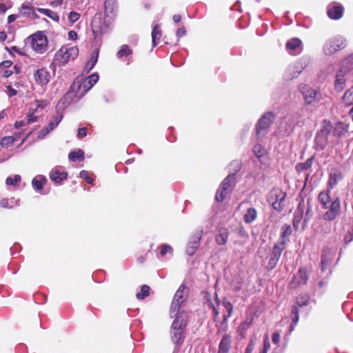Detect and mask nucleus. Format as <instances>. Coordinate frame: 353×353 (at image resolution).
I'll use <instances>...</instances> for the list:
<instances>
[{"label": "nucleus", "instance_id": "obj_1", "mask_svg": "<svg viewBox=\"0 0 353 353\" xmlns=\"http://www.w3.org/2000/svg\"><path fill=\"white\" fill-rule=\"evenodd\" d=\"M175 319L171 326V339L175 344H181L184 339L183 332L186 326L188 314L181 311L174 315Z\"/></svg>", "mask_w": 353, "mask_h": 353}, {"label": "nucleus", "instance_id": "obj_2", "mask_svg": "<svg viewBox=\"0 0 353 353\" xmlns=\"http://www.w3.org/2000/svg\"><path fill=\"white\" fill-rule=\"evenodd\" d=\"M241 164L239 161H233L230 164L228 176L222 181V201L224 199L223 191L230 193L232 191L236 183V173L241 170Z\"/></svg>", "mask_w": 353, "mask_h": 353}, {"label": "nucleus", "instance_id": "obj_3", "mask_svg": "<svg viewBox=\"0 0 353 353\" xmlns=\"http://www.w3.org/2000/svg\"><path fill=\"white\" fill-rule=\"evenodd\" d=\"M188 295V288L184 284H181L176 292L170 305V313L171 317H173V315H175V314H179L181 312L180 308L186 302Z\"/></svg>", "mask_w": 353, "mask_h": 353}, {"label": "nucleus", "instance_id": "obj_4", "mask_svg": "<svg viewBox=\"0 0 353 353\" xmlns=\"http://www.w3.org/2000/svg\"><path fill=\"white\" fill-rule=\"evenodd\" d=\"M79 54L77 46H62L55 54L54 61L59 65L66 64L69 60L75 59Z\"/></svg>", "mask_w": 353, "mask_h": 353}, {"label": "nucleus", "instance_id": "obj_5", "mask_svg": "<svg viewBox=\"0 0 353 353\" xmlns=\"http://www.w3.org/2000/svg\"><path fill=\"white\" fill-rule=\"evenodd\" d=\"M31 48L39 54H43L48 50L47 37L41 32H37L28 38Z\"/></svg>", "mask_w": 353, "mask_h": 353}, {"label": "nucleus", "instance_id": "obj_6", "mask_svg": "<svg viewBox=\"0 0 353 353\" xmlns=\"http://www.w3.org/2000/svg\"><path fill=\"white\" fill-rule=\"evenodd\" d=\"M275 115L272 112H265L259 120L256 126V133L259 137H264L274 122Z\"/></svg>", "mask_w": 353, "mask_h": 353}, {"label": "nucleus", "instance_id": "obj_7", "mask_svg": "<svg viewBox=\"0 0 353 353\" xmlns=\"http://www.w3.org/2000/svg\"><path fill=\"white\" fill-rule=\"evenodd\" d=\"M345 46V40L341 36H336L328 39L323 46L326 54L331 55Z\"/></svg>", "mask_w": 353, "mask_h": 353}, {"label": "nucleus", "instance_id": "obj_8", "mask_svg": "<svg viewBox=\"0 0 353 353\" xmlns=\"http://www.w3.org/2000/svg\"><path fill=\"white\" fill-rule=\"evenodd\" d=\"M285 193L279 189L272 190L268 197V202L274 210L280 212L284 208V201L285 199Z\"/></svg>", "mask_w": 353, "mask_h": 353}, {"label": "nucleus", "instance_id": "obj_9", "mask_svg": "<svg viewBox=\"0 0 353 353\" xmlns=\"http://www.w3.org/2000/svg\"><path fill=\"white\" fill-rule=\"evenodd\" d=\"M284 241H278L273 247L272 252L270 253L268 259L267 268L268 270L274 269L281 255L282 251L284 250Z\"/></svg>", "mask_w": 353, "mask_h": 353}, {"label": "nucleus", "instance_id": "obj_10", "mask_svg": "<svg viewBox=\"0 0 353 353\" xmlns=\"http://www.w3.org/2000/svg\"><path fill=\"white\" fill-rule=\"evenodd\" d=\"M332 133V127L330 125L323 127L316 136V143L318 148L323 150L327 145L329 139L328 137Z\"/></svg>", "mask_w": 353, "mask_h": 353}, {"label": "nucleus", "instance_id": "obj_11", "mask_svg": "<svg viewBox=\"0 0 353 353\" xmlns=\"http://www.w3.org/2000/svg\"><path fill=\"white\" fill-rule=\"evenodd\" d=\"M117 0H105L104 2V14L105 21L104 23L108 24L110 21L108 18L112 19L117 13Z\"/></svg>", "mask_w": 353, "mask_h": 353}, {"label": "nucleus", "instance_id": "obj_12", "mask_svg": "<svg viewBox=\"0 0 353 353\" xmlns=\"http://www.w3.org/2000/svg\"><path fill=\"white\" fill-rule=\"evenodd\" d=\"M328 209L329 210L323 214V218L325 220L332 221L336 219L341 210L339 199L336 198L332 201L330 207H328Z\"/></svg>", "mask_w": 353, "mask_h": 353}, {"label": "nucleus", "instance_id": "obj_13", "mask_svg": "<svg viewBox=\"0 0 353 353\" xmlns=\"http://www.w3.org/2000/svg\"><path fill=\"white\" fill-rule=\"evenodd\" d=\"M34 77L36 82L41 86L46 85L50 79V74L46 68L37 70L34 72Z\"/></svg>", "mask_w": 353, "mask_h": 353}, {"label": "nucleus", "instance_id": "obj_14", "mask_svg": "<svg viewBox=\"0 0 353 353\" xmlns=\"http://www.w3.org/2000/svg\"><path fill=\"white\" fill-rule=\"evenodd\" d=\"M304 99L307 104H313L321 99V94L313 88H307L303 92Z\"/></svg>", "mask_w": 353, "mask_h": 353}, {"label": "nucleus", "instance_id": "obj_15", "mask_svg": "<svg viewBox=\"0 0 353 353\" xmlns=\"http://www.w3.org/2000/svg\"><path fill=\"white\" fill-rule=\"evenodd\" d=\"M99 75L97 73H94L87 77L83 82L79 86L80 90L87 92L92 88V86L98 81Z\"/></svg>", "mask_w": 353, "mask_h": 353}, {"label": "nucleus", "instance_id": "obj_16", "mask_svg": "<svg viewBox=\"0 0 353 353\" xmlns=\"http://www.w3.org/2000/svg\"><path fill=\"white\" fill-rule=\"evenodd\" d=\"M200 239L201 234L199 233L191 238L186 248V252L188 255L192 256L196 252L199 245Z\"/></svg>", "mask_w": 353, "mask_h": 353}, {"label": "nucleus", "instance_id": "obj_17", "mask_svg": "<svg viewBox=\"0 0 353 353\" xmlns=\"http://www.w3.org/2000/svg\"><path fill=\"white\" fill-rule=\"evenodd\" d=\"M68 174L65 172H61L58 168L52 169L50 173L51 181L57 184H60L63 180L66 179Z\"/></svg>", "mask_w": 353, "mask_h": 353}, {"label": "nucleus", "instance_id": "obj_18", "mask_svg": "<svg viewBox=\"0 0 353 353\" xmlns=\"http://www.w3.org/2000/svg\"><path fill=\"white\" fill-rule=\"evenodd\" d=\"M301 41L298 38H293L286 43V48L288 51L294 54L301 51Z\"/></svg>", "mask_w": 353, "mask_h": 353}, {"label": "nucleus", "instance_id": "obj_19", "mask_svg": "<svg viewBox=\"0 0 353 353\" xmlns=\"http://www.w3.org/2000/svg\"><path fill=\"white\" fill-rule=\"evenodd\" d=\"M343 8L341 6H333L327 9V15L332 19H339L343 15Z\"/></svg>", "mask_w": 353, "mask_h": 353}, {"label": "nucleus", "instance_id": "obj_20", "mask_svg": "<svg viewBox=\"0 0 353 353\" xmlns=\"http://www.w3.org/2000/svg\"><path fill=\"white\" fill-rule=\"evenodd\" d=\"M46 183V179L43 175H38L33 178L32 185L34 190L41 192L43 189V185Z\"/></svg>", "mask_w": 353, "mask_h": 353}, {"label": "nucleus", "instance_id": "obj_21", "mask_svg": "<svg viewBox=\"0 0 353 353\" xmlns=\"http://www.w3.org/2000/svg\"><path fill=\"white\" fill-rule=\"evenodd\" d=\"M307 279L308 275L305 268H301L294 277V281L296 285H304L307 283Z\"/></svg>", "mask_w": 353, "mask_h": 353}, {"label": "nucleus", "instance_id": "obj_22", "mask_svg": "<svg viewBox=\"0 0 353 353\" xmlns=\"http://www.w3.org/2000/svg\"><path fill=\"white\" fill-rule=\"evenodd\" d=\"M346 71H345L343 69H341L338 73L336 74V79L335 82V89L341 92L342 90H343L345 86V79H344V75Z\"/></svg>", "mask_w": 353, "mask_h": 353}, {"label": "nucleus", "instance_id": "obj_23", "mask_svg": "<svg viewBox=\"0 0 353 353\" xmlns=\"http://www.w3.org/2000/svg\"><path fill=\"white\" fill-rule=\"evenodd\" d=\"M347 132V127L342 123H337L332 130V136L339 138Z\"/></svg>", "mask_w": 353, "mask_h": 353}, {"label": "nucleus", "instance_id": "obj_24", "mask_svg": "<svg viewBox=\"0 0 353 353\" xmlns=\"http://www.w3.org/2000/svg\"><path fill=\"white\" fill-rule=\"evenodd\" d=\"M161 37V30L160 29V26L159 24H157L153 27L152 32V41L153 48L157 46L160 41Z\"/></svg>", "mask_w": 353, "mask_h": 353}, {"label": "nucleus", "instance_id": "obj_25", "mask_svg": "<svg viewBox=\"0 0 353 353\" xmlns=\"http://www.w3.org/2000/svg\"><path fill=\"white\" fill-rule=\"evenodd\" d=\"M62 119L61 115H57L53 118L52 121H50L48 125L43 130V136H45L48 133H49L50 131L53 130L60 123V121Z\"/></svg>", "mask_w": 353, "mask_h": 353}, {"label": "nucleus", "instance_id": "obj_26", "mask_svg": "<svg viewBox=\"0 0 353 353\" xmlns=\"http://www.w3.org/2000/svg\"><path fill=\"white\" fill-rule=\"evenodd\" d=\"M18 10L19 14L24 17H30L32 14H34V8L25 3H23Z\"/></svg>", "mask_w": 353, "mask_h": 353}, {"label": "nucleus", "instance_id": "obj_27", "mask_svg": "<svg viewBox=\"0 0 353 353\" xmlns=\"http://www.w3.org/2000/svg\"><path fill=\"white\" fill-rule=\"evenodd\" d=\"M99 49H95L92 52L90 59L89 61H87L86 65H85V68L88 71L92 70L94 68V66L95 65V64L97 63L98 57H99Z\"/></svg>", "mask_w": 353, "mask_h": 353}, {"label": "nucleus", "instance_id": "obj_28", "mask_svg": "<svg viewBox=\"0 0 353 353\" xmlns=\"http://www.w3.org/2000/svg\"><path fill=\"white\" fill-rule=\"evenodd\" d=\"M256 215L257 212L256 209L254 208H250L247 210L246 212L243 216L244 221L246 223H250L256 219Z\"/></svg>", "mask_w": 353, "mask_h": 353}, {"label": "nucleus", "instance_id": "obj_29", "mask_svg": "<svg viewBox=\"0 0 353 353\" xmlns=\"http://www.w3.org/2000/svg\"><path fill=\"white\" fill-rule=\"evenodd\" d=\"M37 10L39 12L43 14V15L48 17L54 21H59V17L58 14L56 12L52 11L50 9L38 8H37Z\"/></svg>", "mask_w": 353, "mask_h": 353}, {"label": "nucleus", "instance_id": "obj_30", "mask_svg": "<svg viewBox=\"0 0 353 353\" xmlns=\"http://www.w3.org/2000/svg\"><path fill=\"white\" fill-rule=\"evenodd\" d=\"M0 205L4 208H12L14 206L19 205V201L15 200L14 198L3 199L1 201Z\"/></svg>", "mask_w": 353, "mask_h": 353}, {"label": "nucleus", "instance_id": "obj_31", "mask_svg": "<svg viewBox=\"0 0 353 353\" xmlns=\"http://www.w3.org/2000/svg\"><path fill=\"white\" fill-rule=\"evenodd\" d=\"M313 160L314 157H312L307 159L305 162L298 163L296 166V171L301 172L304 170H307L310 169L312 165Z\"/></svg>", "mask_w": 353, "mask_h": 353}, {"label": "nucleus", "instance_id": "obj_32", "mask_svg": "<svg viewBox=\"0 0 353 353\" xmlns=\"http://www.w3.org/2000/svg\"><path fill=\"white\" fill-rule=\"evenodd\" d=\"M319 202L321 203L323 209L328 208V204L330 202V196L327 192H321L318 196Z\"/></svg>", "mask_w": 353, "mask_h": 353}, {"label": "nucleus", "instance_id": "obj_33", "mask_svg": "<svg viewBox=\"0 0 353 353\" xmlns=\"http://www.w3.org/2000/svg\"><path fill=\"white\" fill-rule=\"evenodd\" d=\"M343 178V175L340 172H332L329 177V185L332 188L337 184L338 181Z\"/></svg>", "mask_w": 353, "mask_h": 353}, {"label": "nucleus", "instance_id": "obj_34", "mask_svg": "<svg viewBox=\"0 0 353 353\" xmlns=\"http://www.w3.org/2000/svg\"><path fill=\"white\" fill-rule=\"evenodd\" d=\"M70 161H82L84 159V152L82 150L79 149L77 151L70 152L68 155Z\"/></svg>", "mask_w": 353, "mask_h": 353}, {"label": "nucleus", "instance_id": "obj_35", "mask_svg": "<svg viewBox=\"0 0 353 353\" xmlns=\"http://www.w3.org/2000/svg\"><path fill=\"white\" fill-rule=\"evenodd\" d=\"M231 336L229 334H224L222 338V353H227L230 348Z\"/></svg>", "mask_w": 353, "mask_h": 353}, {"label": "nucleus", "instance_id": "obj_36", "mask_svg": "<svg viewBox=\"0 0 353 353\" xmlns=\"http://www.w3.org/2000/svg\"><path fill=\"white\" fill-rule=\"evenodd\" d=\"M343 103L350 106L353 105V87L347 90L343 97Z\"/></svg>", "mask_w": 353, "mask_h": 353}, {"label": "nucleus", "instance_id": "obj_37", "mask_svg": "<svg viewBox=\"0 0 353 353\" xmlns=\"http://www.w3.org/2000/svg\"><path fill=\"white\" fill-rule=\"evenodd\" d=\"M282 232H281V238L279 239V241H284V246L285 245V243H286V239L285 238L290 236V234H292V228L290 227V225H284L282 228Z\"/></svg>", "mask_w": 353, "mask_h": 353}, {"label": "nucleus", "instance_id": "obj_38", "mask_svg": "<svg viewBox=\"0 0 353 353\" xmlns=\"http://www.w3.org/2000/svg\"><path fill=\"white\" fill-rule=\"evenodd\" d=\"M220 210H221V208H220V205H219V203L215 204L213 206L212 210V214L211 216V219L212 220L213 222H216L218 225L219 224V218H220L219 212H220Z\"/></svg>", "mask_w": 353, "mask_h": 353}, {"label": "nucleus", "instance_id": "obj_39", "mask_svg": "<svg viewBox=\"0 0 353 353\" xmlns=\"http://www.w3.org/2000/svg\"><path fill=\"white\" fill-rule=\"evenodd\" d=\"M132 54V50L127 45H123L120 50L117 53V57L119 59H121L123 57H127Z\"/></svg>", "mask_w": 353, "mask_h": 353}, {"label": "nucleus", "instance_id": "obj_40", "mask_svg": "<svg viewBox=\"0 0 353 353\" xmlns=\"http://www.w3.org/2000/svg\"><path fill=\"white\" fill-rule=\"evenodd\" d=\"M253 152L258 158L263 157L265 154V148L260 144H256L253 147Z\"/></svg>", "mask_w": 353, "mask_h": 353}, {"label": "nucleus", "instance_id": "obj_41", "mask_svg": "<svg viewBox=\"0 0 353 353\" xmlns=\"http://www.w3.org/2000/svg\"><path fill=\"white\" fill-rule=\"evenodd\" d=\"M150 288L147 285L141 287V292L137 293L136 296L138 299L141 300L149 295Z\"/></svg>", "mask_w": 353, "mask_h": 353}, {"label": "nucleus", "instance_id": "obj_42", "mask_svg": "<svg viewBox=\"0 0 353 353\" xmlns=\"http://www.w3.org/2000/svg\"><path fill=\"white\" fill-rule=\"evenodd\" d=\"M309 296L307 294L301 295L296 298V304L299 307L305 306L308 304Z\"/></svg>", "mask_w": 353, "mask_h": 353}, {"label": "nucleus", "instance_id": "obj_43", "mask_svg": "<svg viewBox=\"0 0 353 353\" xmlns=\"http://www.w3.org/2000/svg\"><path fill=\"white\" fill-rule=\"evenodd\" d=\"M21 179V177L19 174L14 175L13 177L9 176L6 180V183L8 185L15 186Z\"/></svg>", "mask_w": 353, "mask_h": 353}, {"label": "nucleus", "instance_id": "obj_44", "mask_svg": "<svg viewBox=\"0 0 353 353\" xmlns=\"http://www.w3.org/2000/svg\"><path fill=\"white\" fill-rule=\"evenodd\" d=\"M343 68L345 71L353 69V55L350 56L343 61Z\"/></svg>", "mask_w": 353, "mask_h": 353}, {"label": "nucleus", "instance_id": "obj_45", "mask_svg": "<svg viewBox=\"0 0 353 353\" xmlns=\"http://www.w3.org/2000/svg\"><path fill=\"white\" fill-rule=\"evenodd\" d=\"M222 305L225 310V311L228 312V314L224 315L223 316V321H226L228 317L230 316L233 307L232 304L230 302H223Z\"/></svg>", "mask_w": 353, "mask_h": 353}, {"label": "nucleus", "instance_id": "obj_46", "mask_svg": "<svg viewBox=\"0 0 353 353\" xmlns=\"http://www.w3.org/2000/svg\"><path fill=\"white\" fill-rule=\"evenodd\" d=\"M92 29H93V32L94 34L97 36L99 34H103L106 32V28L104 27V28H101L100 26H98L97 25V20L95 19L94 21H93V26H92Z\"/></svg>", "mask_w": 353, "mask_h": 353}, {"label": "nucleus", "instance_id": "obj_47", "mask_svg": "<svg viewBox=\"0 0 353 353\" xmlns=\"http://www.w3.org/2000/svg\"><path fill=\"white\" fill-rule=\"evenodd\" d=\"M15 141L13 137H4L1 139L0 143L2 146L8 147Z\"/></svg>", "mask_w": 353, "mask_h": 353}, {"label": "nucleus", "instance_id": "obj_48", "mask_svg": "<svg viewBox=\"0 0 353 353\" xmlns=\"http://www.w3.org/2000/svg\"><path fill=\"white\" fill-rule=\"evenodd\" d=\"M80 177L85 179L87 183H92V179L89 176V173L86 170H82L80 172Z\"/></svg>", "mask_w": 353, "mask_h": 353}, {"label": "nucleus", "instance_id": "obj_49", "mask_svg": "<svg viewBox=\"0 0 353 353\" xmlns=\"http://www.w3.org/2000/svg\"><path fill=\"white\" fill-rule=\"evenodd\" d=\"M80 14L76 12H70L68 15V19L71 23H74L79 20Z\"/></svg>", "mask_w": 353, "mask_h": 353}, {"label": "nucleus", "instance_id": "obj_50", "mask_svg": "<svg viewBox=\"0 0 353 353\" xmlns=\"http://www.w3.org/2000/svg\"><path fill=\"white\" fill-rule=\"evenodd\" d=\"M172 252V248L170 245L164 244L161 246L160 254L161 256H165L167 253H171Z\"/></svg>", "mask_w": 353, "mask_h": 353}, {"label": "nucleus", "instance_id": "obj_51", "mask_svg": "<svg viewBox=\"0 0 353 353\" xmlns=\"http://www.w3.org/2000/svg\"><path fill=\"white\" fill-rule=\"evenodd\" d=\"M6 92L9 97H12L17 94V91L11 85H7L6 87Z\"/></svg>", "mask_w": 353, "mask_h": 353}, {"label": "nucleus", "instance_id": "obj_52", "mask_svg": "<svg viewBox=\"0 0 353 353\" xmlns=\"http://www.w3.org/2000/svg\"><path fill=\"white\" fill-rule=\"evenodd\" d=\"M37 120V117L34 116V112H29L26 117V122L28 124L35 122Z\"/></svg>", "mask_w": 353, "mask_h": 353}, {"label": "nucleus", "instance_id": "obj_53", "mask_svg": "<svg viewBox=\"0 0 353 353\" xmlns=\"http://www.w3.org/2000/svg\"><path fill=\"white\" fill-rule=\"evenodd\" d=\"M255 345V342L253 339H251L249 344L248 345L245 353H252Z\"/></svg>", "mask_w": 353, "mask_h": 353}, {"label": "nucleus", "instance_id": "obj_54", "mask_svg": "<svg viewBox=\"0 0 353 353\" xmlns=\"http://www.w3.org/2000/svg\"><path fill=\"white\" fill-rule=\"evenodd\" d=\"M270 347V343L268 339V336L266 334L264 339V345H263V353H267L268 350Z\"/></svg>", "mask_w": 353, "mask_h": 353}, {"label": "nucleus", "instance_id": "obj_55", "mask_svg": "<svg viewBox=\"0 0 353 353\" xmlns=\"http://www.w3.org/2000/svg\"><path fill=\"white\" fill-rule=\"evenodd\" d=\"M87 134V130L85 128H79L78 130V134H77V137L79 139H82L83 137H85Z\"/></svg>", "mask_w": 353, "mask_h": 353}, {"label": "nucleus", "instance_id": "obj_56", "mask_svg": "<svg viewBox=\"0 0 353 353\" xmlns=\"http://www.w3.org/2000/svg\"><path fill=\"white\" fill-rule=\"evenodd\" d=\"M186 34V30L184 27L178 28L176 32V35L178 39L185 36Z\"/></svg>", "mask_w": 353, "mask_h": 353}, {"label": "nucleus", "instance_id": "obj_57", "mask_svg": "<svg viewBox=\"0 0 353 353\" xmlns=\"http://www.w3.org/2000/svg\"><path fill=\"white\" fill-rule=\"evenodd\" d=\"M12 64V62L10 60H6V61H2L1 63H0V68H6V69H8V68H10Z\"/></svg>", "mask_w": 353, "mask_h": 353}, {"label": "nucleus", "instance_id": "obj_58", "mask_svg": "<svg viewBox=\"0 0 353 353\" xmlns=\"http://www.w3.org/2000/svg\"><path fill=\"white\" fill-rule=\"evenodd\" d=\"M303 207L304 204L302 203H300L297 207V209L296 210V216H298V214L301 216L303 215Z\"/></svg>", "mask_w": 353, "mask_h": 353}, {"label": "nucleus", "instance_id": "obj_59", "mask_svg": "<svg viewBox=\"0 0 353 353\" xmlns=\"http://www.w3.org/2000/svg\"><path fill=\"white\" fill-rule=\"evenodd\" d=\"M28 123L26 121H16L14 123V127L17 129L21 128L23 126L26 125Z\"/></svg>", "mask_w": 353, "mask_h": 353}, {"label": "nucleus", "instance_id": "obj_60", "mask_svg": "<svg viewBox=\"0 0 353 353\" xmlns=\"http://www.w3.org/2000/svg\"><path fill=\"white\" fill-rule=\"evenodd\" d=\"M272 341L275 344H278L280 341V334L277 332H274L272 335Z\"/></svg>", "mask_w": 353, "mask_h": 353}, {"label": "nucleus", "instance_id": "obj_61", "mask_svg": "<svg viewBox=\"0 0 353 353\" xmlns=\"http://www.w3.org/2000/svg\"><path fill=\"white\" fill-rule=\"evenodd\" d=\"M68 38L71 40H76L77 39V33L74 30H70L68 32Z\"/></svg>", "mask_w": 353, "mask_h": 353}, {"label": "nucleus", "instance_id": "obj_62", "mask_svg": "<svg viewBox=\"0 0 353 353\" xmlns=\"http://www.w3.org/2000/svg\"><path fill=\"white\" fill-rule=\"evenodd\" d=\"M19 17V15L18 14H10L8 16V23L9 24L12 23V22H14L17 18Z\"/></svg>", "mask_w": 353, "mask_h": 353}, {"label": "nucleus", "instance_id": "obj_63", "mask_svg": "<svg viewBox=\"0 0 353 353\" xmlns=\"http://www.w3.org/2000/svg\"><path fill=\"white\" fill-rule=\"evenodd\" d=\"M212 305V310H213V313H214V319L215 321H216L217 319H219V309L218 307H215L214 305H212V303H210V306Z\"/></svg>", "mask_w": 353, "mask_h": 353}, {"label": "nucleus", "instance_id": "obj_64", "mask_svg": "<svg viewBox=\"0 0 353 353\" xmlns=\"http://www.w3.org/2000/svg\"><path fill=\"white\" fill-rule=\"evenodd\" d=\"M13 72H14L13 70L6 69L3 72L2 75L3 77L8 78V77H10L13 74Z\"/></svg>", "mask_w": 353, "mask_h": 353}]
</instances>
